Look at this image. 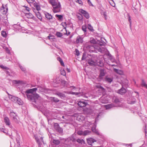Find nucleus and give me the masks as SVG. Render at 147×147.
Instances as JSON below:
<instances>
[{
	"mask_svg": "<svg viewBox=\"0 0 147 147\" xmlns=\"http://www.w3.org/2000/svg\"><path fill=\"white\" fill-rule=\"evenodd\" d=\"M37 89V88H34L28 90L26 92V93L29 94L26 95L28 99L34 102L35 104H38L39 96L37 94H33V93L36 92Z\"/></svg>",
	"mask_w": 147,
	"mask_h": 147,
	"instance_id": "obj_1",
	"label": "nucleus"
},
{
	"mask_svg": "<svg viewBox=\"0 0 147 147\" xmlns=\"http://www.w3.org/2000/svg\"><path fill=\"white\" fill-rule=\"evenodd\" d=\"M61 5L59 2L58 3L57 5L53 7V10L54 13L59 12L61 10Z\"/></svg>",
	"mask_w": 147,
	"mask_h": 147,
	"instance_id": "obj_2",
	"label": "nucleus"
},
{
	"mask_svg": "<svg viewBox=\"0 0 147 147\" xmlns=\"http://www.w3.org/2000/svg\"><path fill=\"white\" fill-rule=\"evenodd\" d=\"M54 127L55 129L59 133H62L63 132V129L60 127L59 125L57 123H55L54 125Z\"/></svg>",
	"mask_w": 147,
	"mask_h": 147,
	"instance_id": "obj_3",
	"label": "nucleus"
},
{
	"mask_svg": "<svg viewBox=\"0 0 147 147\" xmlns=\"http://www.w3.org/2000/svg\"><path fill=\"white\" fill-rule=\"evenodd\" d=\"M78 105L81 108L84 107L88 105V103L84 100H80L78 102Z\"/></svg>",
	"mask_w": 147,
	"mask_h": 147,
	"instance_id": "obj_4",
	"label": "nucleus"
},
{
	"mask_svg": "<svg viewBox=\"0 0 147 147\" xmlns=\"http://www.w3.org/2000/svg\"><path fill=\"white\" fill-rule=\"evenodd\" d=\"M79 11L83 14L86 19H88L89 18L90 16L89 13L86 11L82 9H80L79 10Z\"/></svg>",
	"mask_w": 147,
	"mask_h": 147,
	"instance_id": "obj_5",
	"label": "nucleus"
},
{
	"mask_svg": "<svg viewBox=\"0 0 147 147\" xmlns=\"http://www.w3.org/2000/svg\"><path fill=\"white\" fill-rule=\"evenodd\" d=\"M100 74L98 76V79L99 80H101L102 79L103 77L105 75V70L104 69H100Z\"/></svg>",
	"mask_w": 147,
	"mask_h": 147,
	"instance_id": "obj_6",
	"label": "nucleus"
},
{
	"mask_svg": "<svg viewBox=\"0 0 147 147\" xmlns=\"http://www.w3.org/2000/svg\"><path fill=\"white\" fill-rule=\"evenodd\" d=\"M88 144L92 146V144L95 142H96L97 141L91 138H90L86 139Z\"/></svg>",
	"mask_w": 147,
	"mask_h": 147,
	"instance_id": "obj_7",
	"label": "nucleus"
},
{
	"mask_svg": "<svg viewBox=\"0 0 147 147\" xmlns=\"http://www.w3.org/2000/svg\"><path fill=\"white\" fill-rule=\"evenodd\" d=\"M122 87L120 89L117 90V93L121 95H123L126 92V89L123 87V85H122Z\"/></svg>",
	"mask_w": 147,
	"mask_h": 147,
	"instance_id": "obj_8",
	"label": "nucleus"
},
{
	"mask_svg": "<svg viewBox=\"0 0 147 147\" xmlns=\"http://www.w3.org/2000/svg\"><path fill=\"white\" fill-rule=\"evenodd\" d=\"M10 115L11 117L12 118V119L14 121L16 122L18 121L17 119L16 118L17 115L16 114L13 112V111H12L11 112Z\"/></svg>",
	"mask_w": 147,
	"mask_h": 147,
	"instance_id": "obj_9",
	"label": "nucleus"
},
{
	"mask_svg": "<svg viewBox=\"0 0 147 147\" xmlns=\"http://www.w3.org/2000/svg\"><path fill=\"white\" fill-rule=\"evenodd\" d=\"M7 93L9 95V98L11 99L12 101L16 103L17 100L18 98V97L13 96L12 95L9 94L8 92H7Z\"/></svg>",
	"mask_w": 147,
	"mask_h": 147,
	"instance_id": "obj_10",
	"label": "nucleus"
},
{
	"mask_svg": "<svg viewBox=\"0 0 147 147\" xmlns=\"http://www.w3.org/2000/svg\"><path fill=\"white\" fill-rule=\"evenodd\" d=\"M44 13L47 20H50L53 19L52 16L50 13L46 12H45Z\"/></svg>",
	"mask_w": 147,
	"mask_h": 147,
	"instance_id": "obj_11",
	"label": "nucleus"
},
{
	"mask_svg": "<svg viewBox=\"0 0 147 147\" xmlns=\"http://www.w3.org/2000/svg\"><path fill=\"white\" fill-rule=\"evenodd\" d=\"M88 63L90 66H94L96 65V63L94 62L93 60L88 59L87 60Z\"/></svg>",
	"mask_w": 147,
	"mask_h": 147,
	"instance_id": "obj_12",
	"label": "nucleus"
},
{
	"mask_svg": "<svg viewBox=\"0 0 147 147\" xmlns=\"http://www.w3.org/2000/svg\"><path fill=\"white\" fill-rule=\"evenodd\" d=\"M76 42L77 44H82L83 42V38L80 36H78L76 38Z\"/></svg>",
	"mask_w": 147,
	"mask_h": 147,
	"instance_id": "obj_13",
	"label": "nucleus"
},
{
	"mask_svg": "<svg viewBox=\"0 0 147 147\" xmlns=\"http://www.w3.org/2000/svg\"><path fill=\"white\" fill-rule=\"evenodd\" d=\"M55 94L62 99L66 97V96L64 94L59 92H56Z\"/></svg>",
	"mask_w": 147,
	"mask_h": 147,
	"instance_id": "obj_14",
	"label": "nucleus"
},
{
	"mask_svg": "<svg viewBox=\"0 0 147 147\" xmlns=\"http://www.w3.org/2000/svg\"><path fill=\"white\" fill-rule=\"evenodd\" d=\"M4 121L6 125L7 126L10 125L11 123L9 119L7 117H5L4 119Z\"/></svg>",
	"mask_w": 147,
	"mask_h": 147,
	"instance_id": "obj_15",
	"label": "nucleus"
},
{
	"mask_svg": "<svg viewBox=\"0 0 147 147\" xmlns=\"http://www.w3.org/2000/svg\"><path fill=\"white\" fill-rule=\"evenodd\" d=\"M113 78H109L108 76H106L105 78V80L107 82L110 83L113 81Z\"/></svg>",
	"mask_w": 147,
	"mask_h": 147,
	"instance_id": "obj_16",
	"label": "nucleus"
},
{
	"mask_svg": "<svg viewBox=\"0 0 147 147\" xmlns=\"http://www.w3.org/2000/svg\"><path fill=\"white\" fill-rule=\"evenodd\" d=\"M94 125H95V124H94ZM96 125H94V127L92 128V130L93 132L95 133L96 134L98 135H100V134L98 130L96 129Z\"/></svg>",
	"mask_w": 147,
	"mask_h": 147,
	"instance_id": "obj_17",
	"label": "nucleus"
},
{
	"mask_svg": "<svg viewBox=\"0 0 147 147\" xmlns=\"http://www.w3.org/2000/svg\"><path fill=\"white\" fill-rule=\"evenodd\" d=\"M25 16L28 18L32 19H34V16L31 13H26L25 14Z\"/></svg>",
	"mask_w": 147,
	"mask_h": 147,
	"instance_id": "obj_18",
	"label": "nucleus"
},
{
	"mask_svg": "<svg viewBox=\"0 0 147 147\" xmlns=\"http://www.w3.org/2000/svg\"><path fill=\"white\" fill-rule=\"evenodd\" d=\"M49 3L51 4L52 6L53 7L57 5L58 4L56 2L55 0H51L49 1Z\"/></svg>",
	"mask_w": 147,
	"mask_h": 147,
	"instance_id": "obj_19",
	"label": "nucleus"
},
{
	"mask_svg": "<svg viewBox=\"0 0 147 147\" xmlns=\"http://www.w3.org/2000/svg\"><path fill=\"white\" fill-rule=\"evenodd\" d=\"M50 98V100L52 102L57 103L59 101V100L57 98L55 97H51Z\"/></svg>",
	"mask_w": 147,
	"mask_h": 147,
	"instance_id": "obj_20",
	"label": "nucleus"
},
{
	"mask_svg": "<svg viewBox=\"0 0 147 147\" xmlns=\"http://www.w3.org/2000/svg\"><path fill=\"white\" fill-rule=\"evenodd\" d=\"M106 109L111 108L114 107V105L112 104H109L105 106Z\"/></svg>",
	"mask_w": 147,
	"mask_h": 147,
	"instance_id": "obj_21",
	"label": "nucleus"
},
{
	"mask_svg": "<svg viewBox=\"0 0 147 147\" xmlns=\"http://www.w3.org/2000/svg\"><path fill=\"white\" fill-rule=\"evenodd\" d=\"M86 48L88 49L91 50L94 49V47L91 45L86 44Z\"/></svg>",
	"mask_w": 147,
	"mask_h": 147,
	"instance_id": "obj_22",
	"label": "nucleus"
},
{
	"mask_svg": "<svg viewBox=\"0 0 147 147\" xmlns=\"http://www.w3.org/2000/svg\"><path fill=\"white\" fill-rule=\"evenodd\" d=\"M33 5L34 7L36 8V9H37V10H40L41 9L40 6L37 3H34Z\"/></svg>",
	"mask_w": 147,
	"mask_h": 147,
	"instance_id": "obj_23",
	"label": "nucleus"
},
{
	"mask_svg": "<svg viewBox=\"0 0 147 147\" xmlns=\"http://www.w3.org/2000/svg\"><path fill=\"white\" fill-rule=\"evenodd\" d=\"M83 133V136H86L90 134L91 133V131L88 130H86L84 131Z\"/></svg>",
	"mask_w": 147,
	"mask_h": 147,
	"instance_id": "obj_24",
	"label": "nucleus"
},
{
	"mask_svg": "<svg viewBox=\"0 0 147 147\" xmlns=\"http://www.w3.org/2000/svg\"><path fill=\"white\" fill-rule=\"evenodd\" d=\"M96 63V65L100 67H102L104 65V63L102 61L100 60H99V61L98 62H97Z\"/></svg>",
	"mask_w": 147,
	"mask_h": 147,
	"instance_id": "obj_25",
	"label": "nucleus"
},
{
	"mask_svg": "<svg viewBox=\"0 0 147 147\" xmlns=\"http://www.w3.org/2000/svg\"><path fill=\"white\" fill-rule=\"evenodd\" d=\"M36 17L38 18L40 20H41L42 18L41 16V15L40 13V12H36Z\"/></svg>",
	"mask_w": 147,
	"mask_h": 147,
	"instance_id": "obj_26",
	"label": "nucleus"
},
{
	"mask_svg": "<svg viewBox=\"0 0 147 147\" xmlns=\"http://www.w3.org/2000/svg\"><path fill=\"white\" fill-rule=\"evenodd\" d=\"M114 70L115 72L119 74L122 75L123 74V72L121 70L115 68H114Z\"/></svg>",
	"mask_w": 147,
	"mask_h": 147,
	"instance_id": "obj_27",
	"label": "nucleus"
},
{
	"mask_svg": "<svg viewBox=\"0 0 147 147\" xmlns=\"http://www.w3.org/2000/svg\"><path fill=\"white\" fill-rule=\"evenodd\" d=\"M55 16L57 18L58 20H62L63 19V16L62 15L56 14Z\"/></svg>",
	"mask_w": 147,
	"mask_h": 147,
	"instance_id": "obj_28",
	"label": "nucleus"
},
{
	"mask_svg": "<svg viewBox=\"0 0 147 147\" xmlns=\"http://www.w3.org/2000/svg\"><path fill=\"white\" fill-rule=\"evenodd\" d=\"M53 143L56 145H58L60 144V142L58 140L53 139Z\"/></svg>",
	"mask_w": 147,
	"mask_h": 147,
	"instance_id": "obj_29",
	"label": "nucleus"
},
{
	"mask_svg": "<svg viewBox=\"0 0 147 147\" xmlns=\"http://www.w3.org/2000/svg\"><path fill=\"white\" fill-rule=\"evenodd\" d=\"M87 28L91 32H93L94 31V30L93 29L92 26L90 24H88V25Z\"/></svg>",
	"mask_w": 147,
	"mask_h": 147,
	"instance_id": "obj_30",
	"label": "nucleus"
},
{
	"mask_svg": "<svg viewBox=\"0 0 147 147\" xmlns=\"http://www.w3.org/2000/svg\"><path fill=\"white\" fill-rule=\"evenodd\" d=\"M68 141L71 142H75L76 141V140L73 137H69L67 138Z\"/></svg>",
	"mask_w": 147,
	"mask_h": 147,
	"instance_id": "obj_31",
	"label": "nucleus"
},
{
	"mask_svg": "<svg viewBox=\"0 0 147 147\" xmlns=\"http://www.w3.org/2000/svg\"><path fill=\"white\" fill-rule=\"evenodd\" d=\"M16 103L20 105H22L23 104V102L20 98H18L17 100Z\"/></svg>",
	"mask_w": 147,
	"mask_h": 147,
	"instance_id": "obj_32",
	"label": "nucleus"
},
{
	"mask_svg": "<svg viewBox=\"0 0 147 147\" xmlns=\"http://www.w3.org/2000/svg\"><path fill=\"white\" fill-rule=\"evenodd\" d=\"M57 59L61 63V65L63 66H64V64L63 62L62 59L60 57H57Z\"/></svg>",
	"mask_w": 147,
	"mask_h": 147,
	"instance_id": "obj_33",
	"label": "nucleus"
},
{
	"mask_svg": "<svg viewBox=\"0 0 147 147\" xmlns=\"http://www.w3.org/2000/svg\"><path fill=\"white\" fill-rule=\"evenodd\" d=\"M76 141L78 142L79 143H80L82 144H85V142L84 141L83 139L81 140L80 139H78Z\"/></svg>",
	"mask_w": 147,
	"mask_h": 147,
	"instance_id": "obj_34",
	"label": "nucleus"
},
{
	"mask_svg": "<svg viewBox=\"0 0 147 147\" xmlns=\"http://www.w3.org/2000/svg\"><path fill=\"white\" fill-rule=\"evenodd\" d=\"M13 82L15 84H22L23 83V81L21 80H13Z\"/></svg>",
	"mask_w": 147,
	"mask_h": 147,
	"instance_id": "obj_35",
	"label": "nucleus"
},
{
	"mask_svg": "<svg viewBox=\"0 0 147 147\" xmlns=\"http://www.w3.org/2000/svg\"><path fill=\"white\" fill-rule=\"evenodd\" d=\"M97 43L100 46H105V43L104 42H102L100 40L98 41Z\"/></svg>",
	"mask_w": 147,
	"mask_h": 147,
	"instance_id": "obj_36",
	"label": "nucleus"
},
{
	"mask_svg": "<svg viewBox=\"0 0 147 147\" xmlns=\"http://www.w3.org/2000/svg\"><path fill=\"white\" fill-rule=\"evenodd\" d=\"M87 26L86 25H83L82 26V30L85 33L86 32Z\"/></svg>",
	"mask_w": 147,
	"mask_h": 147,
	"instance_id": "obj_37",
	"label": "nucleus"
},
{
	"mask_svg": "<svg viewBox=\"0 0 147 147\" xmlns=\"http://www.w3.org/2000/svg\"><path fill=\"white\" fill-rule=\"evenodd\" d=\"M56 35L57 37H61L63 35L62 33L59 32H57L56 33Z\"/></svg>",
	"mask_w": 147,
	"mask_h": 147,
	"instance_id": "obj_38",
	"label": "nucleus"
},
{
	"mask_svg": "<svg viewBox=\"0 0 147 147\" xmlns=\"http://www.w3.org/2000/svg\"><path fill=\"white\" fill-rule=\"evenodd\" d=\"M1 35L4 37L6 38L7 36V34L5 31L3 30L1 31Z\"/></svg>",
	"mask_w": 147,
	"mask_h": 147,
	"instance_id": "obj_39",
	"label": "nucleus"
},
{
	"mask_svg": "<svg viewBox=\"0 0 147 147\" xmlns=\"http://www.w3.org/2000/svg\"><path fill=\"white\" fill-rule=\"evenodd\" d=\"M0 67L2 69H5L6 70H7L9 69V68L2 65H1Z\"/></svg>",
	"mask_w": 147,
	"mask_h": 147,
	"instance_id": "obj_40",
	"label": "nucleus"
},
{
	"mask_svg": "<svg viewBox=\"0 0 147 147\" xmlns=\"http://www.w3.org/2000/svg\"><path fill=\"white\" fill-rule=\"evenodd\" d=\"M142 86H144L147 88V84H146L144 80H142Z\"/></svg>",
	"mask_w": 147,
	"mask_h": 147,
	"instance_id": "obj_41",
	"label": "nucleus"
},
{
	"mask_svg": "<svg viewBox=\"0 0 147 147\" xmlns=\"http://www.w3.org/2000/svg\"><path fill=\"white\" fill-rule=\"evenodd\" d=\"M127 19H128L129 22V24L131 23V17L129 15V14L128 13H127Z\"/></svg>",
	"mask_w": 147,
	"mask_h": 147,
	"instance_id": "obj_42",
	"label": "nucleus"
},
{
	"mask_svg": "<svg viewBox=\"0 0 147 147\" xmlns=\"http://www.w3.org/2000/svg\"><path fill=\"white\" fill-rule=\"evenodd\" d=\"M79 16H78V15L77 16L78 18V19L79 20H82L83 19V16L81 14L79 13Z\"/></svg>",
	"mask_w": 147,
	"mask_h": 147,
	"instance_id": "obj_43",
	"label": "nucleus"
},
{
	"mask_svg": "<svg viewBox=\"0 0 147 147\" xmlns=\"http://www.w3.org/2000/svg\"><path fill=\"white\" fill-rule=\"evenodd\" d=\"M83 131H78L77 132V134L79 135L83 136Z\"/></svg>",
	"mask_w": 147,
	"mask_h": 147,
	"instance_id": "obj_44",
	"label": "nucleus"
},
{
	"mask_svg": "<svg viewBox=\"0 0 147 147\" xmlns=\"http://www.w3.org/2000/svg\"><path fill=\"white\" fill-rule=\"evenodd\" d=\"M114 102L116 103H117L119 102L120 100L118 98L116 97L114 100Z\"/></svg>",
	"mask_w": 147,
	"mask_h": 147,
	"instance_id": "obj_45",
	"label": "nucleus"
},
{
	"mask_svg": "<svg viewBox=\"0 0 147 147\" xmlns=\"http://www.w3.org/2000/svg\"><path fill=\"white\" fill-rule=\"evenodd\" d=\"M86 59V54L84 53L83 54L82 57V60H85Z\"/></svg>",
	"mask_w": 147,
	"mask_h": 147,
	"instance_id": "obj_46",
	"label": "nucleus"
},
{
	"mask_svg": "<svg viewBox=\"0 0 147 147\" xmlns=\"http://www.w3.org/2000/svg\"><path fill=\"white\" fill-rule=\"evenodd\" d=\"M90 42L91 43L95 44L96 43V41L94 39H93L92 40H91Z\"/></svg>",
	"mask_w": 147,
	"mask_h": 147,
	"instance_id": "obj_47",
	"label": "nucleus"
},
{
	"mask_svg": "<svg viewBox=\"0 0 147 147\" xmlns=\"http://www.w3.org/2000/svg\"><path fill=\"white\" fill-rule=\"evenodd\" d=\"M36 142L38 144V146H40L42 145V143L40 141V139H39L38 141H36Z\"/></svg>",
	"mask_w": 147,
	"mask_h": 147,
	"instance_id": "obj_48",
	"label": "nucleus"
},
{
	"mask_svg": "<svg viewBox=\"0 0 147 147\" xmlns=\"http://www.w3.org/2000/svg\"><path fill=\"white\" fill-rule=\"evenodd\" d=\"M61 75L63 76L66 75V73L64 70L63 69V70L61 71Z\"/></svg>",
	"mask_w": 147,
	"mask_h": 147,
	"instance_id": "obj_49",
	"label": "nucleus"
},
{
	"mask_svg": "<svg viewBox=\"0 0 147 147\" xmlns=\"http://www.w3.org/2000/svg\"><path fill=\"white\" fill-rule=\"evenodd\" d=\"M103 15L104 16L105 19V20H107V13L106 12H103Z\"/></svg>",
	"mask_w": 147,
	"mask_h": 147,
	"instance_id": "obj_50",
	"label": "nucleus"
},
{
	"mask_svg": "<svg viewBox=\"0 0 147 147\" xmlns=\"http://www.w3.org/2000/svg\"><path fill=\"white\" fill-rule=\"evenodd\" d=\"M76 2L77 3H78L80 5L83 4V2L81 0H76Z\"/></svg>",
	"mask_w": 147,
	"mask_h": 147,
	"instance_id": "obj_51",
	"label": "nucleus"
},
{
	"mask_svg": "<svg viewBox=\"0 0 147 147\" xmlns=\"http://www.w3.org/2000/svg\"><path fill=\"white\" fill-rule=\"evenodd\" d=\"M87 2L88 4L90 6H93V5L92 4V3L91 2L90 0H87Z\"/></svg>",
	"mask_w": 147,
	"mask_h": 147,
	"instance_id": "obj_52",
	"label": "nucleus"
},
{
	"mask_svg": "<svg viewBox=\"0 0 147 147\" xmlns=\"http://www.w3.org/2000/svg\"><path fill=\"white\" fill-rule=\"evenodd\" d=\"M75 52L76 53V55L78 56L79 55L80 53H79V51L77 49H75Z\"/></svg>",
	"mask_w": 147,
	"mask_h": 147,
	"instance_id": "obj_53",
	"label": "nucleus"
},
{
	"mask_svg": "<svg viewBox=\"0 0 147 147\" xmlns=\"http://www.w3.org/2000/svg\"><path fill=\"white\" fill-rule=\"evenodd\" d=\"M29 3H32L34 2L35 0H26Z\"/></svg>",
	"mask_w": 147,
	"mask_h": 147,
	"instance_id": "obj_54",
	"label": "nucleus"
},
{
	"mask_svg": "<svg viewBox=\"0 0 147 147\" xmlns=\"http://www.w3.org/2000/svg\"><path fill=\"white\" fill-rule=\"evenodd\" d=\"M23 7H24L25 9H26L28 11H30V8H29L27 6H23Z\"/></svg>",
	"mask_w": 147,
	"mask_h": 147,
	"instance_id": "obj_55",
	"label": "nucleus"
},
{
	"mask_svg": "<svg viewBox=\"0 0 147 147\" xmlns=\"http://www.w3.org/2000/svg\"><path fill=\"white\" fill-rule=\"evenodd\" d=\"M20 69L22 70L23 71H24L26 69L24 67L22 66H20Z\"/></svg>",
	"mask_w": 147,
	"mask_h": 147,
	"instance_id": "obj_56",
	"label": "nucleus"
},
{
	"mask_svg": "<svg viewBox=\"0 0 147 147\" xmlns=\"http://www.w3.org/2000/svg\"><path fill=\"white\" fill-rule=\"evenodd\" d=\"M49 39H53V36L51 35L50 34L48 36Z\"/></svg>",
	"mask_w": 147,
	"mask_h": 147,
	"instance_id": "obj_57",
	"label": "nucleus"
},
{
	"mask_svg": "<svg viewBox=\"0 0 147 147\" xmlns=\"http://www.w3.org/2000/svg\"><path fill=\"white\" fill-rule=\"evenodd\" d=\"M64 28L65 29V30H66V32L65 34V35H67V36L69 35L70 34V32H68V33H67V30H66V28L65 27Z\"/></svg>",
	"mask_w": 147,
	"mask_h": 147,
	"instance_id": "obj_58",
	"label": "nucleus"
},
{
	"mask_svg": "<svg viewBox=\"0 0 147 147\" xmlns=\"http://www.w3.org/2000/svg\"><path fill=\"white\" fill-rule=\"evenodd\" d=\"M133 10L135 14H136L137 13V11L135 8H134V9H133Z\"/></svg>",
	"mask_w": 147,
	"mask_h": 147,
	"instance_id": "obj_59",
	"label": "nucleus"
},
{
	"mask_svg": "<svg viewBox=\"0 0 147 147\" xmlns=\"http://www.w3.org/2000/svg\"><path fill=\"white\" fill-rule=\"evenodd\" d=\"M6 52L7 53L9 54L10 53V52L9 50V49H8V48H7L6 49Z\"/></svg>",
	"mask_w": 147,
	"mask_h": 147,
	"instance_id": "obj_60",
	"label": "nucleus"
},
{
	"mask_svg": "<svg viewBox=\"0 0 147 147\" xmlns=\"http://www.w3.org/2000/svg\"><path fill=\"white\" fill-rule=\"evenodd\" d=\"M136 101H131L130 102H128V104H134L135 102Z\"/></svg>",
	"mask_w": 147,
	"mask_h": 147,
	"instance_id": "obj_61",
	"label": "nucleus"
},
{
	"mask_svg": "<svg viewBox=\"0 0 147 147\" xmlns=\"http://www.w3.org/2000/svg\"><path fill=\"white\" fill-rule=\"evenodd\" d=\"M40 140H41V142L44 144V140H43V138L42 137H41L40 138Z\"/></svg>",
	"mask_w": 147,
	"mask_h": 147,
	"instance_id": "obj_62",
	"label": "nucleus"
},
{
	"mask_svg": "<svg viewBox=\"0 0 147 147\" xmlns=\"http://www.w3.org/2000/svg\"><path fill=\"white\" fill-rule=\"evenodd\" d=\"M39 10H37V9H34L33 10V11L35 13V14H36V12H38Z\"/></svg>",
	"mask_w": 147,
	"mask_h": 147,
	"instance_id": "obj_63",
	"label": "nucleus"
},
{
	"mask_svg": "<svg viewBox=\"0 0 147 147\" xmlns=\"http://www.w3.org/2000/svg\"><path fill=\"white\" fill-rule=\"evenodd\" d=\"M34 137L36 141H38V140L39 139L38 137L37 136H35Z\"/></svg>",
	"mask_w": 147,
	"mask_h": 147,
	"instance_id": "obj_64",
	"label": "nucleus"
}]
</instances>
